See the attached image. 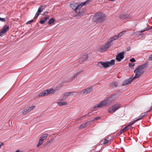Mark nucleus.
<instances>
[{
    "mask_svg": "<svg viewBox=\"0 0 152 152\" xmlns=\"http://www.w3.org/2000/svg\"><path fill=\"white\" fill-rule=\"evenodd\" d=\"M115 99V95H111L107 99L103 100L99 103L95 105L94 107H92L93 111L95 110L96 108H102L104 106H107L112 101H114Z\"/></svg>",
    "mask_w": 152,
    "mask_h": 152,
    "instance_id": "f257e3e1",
    "label": "nucleus"
},
{
    "mask_svg": "<svg viewBox=\"0 0 152 152\" xmlns=\"http://www.w3.org/2000/svg\"><path fill=\"white\" fill-rule=\"evenodd\" d=\"M107 18L106 15L102 12L96 13L93 15L92 20L93 21L97 23H100L104 22Z\"/></svg>",
    "mask_w": 152,
    "mask_h": 152,
    "instance_id": "f03ea898",
    "label": "nucleus"
},
{
    "mask_svg": "<svg viewBox=\"0 0 152 152\" xmlns=\"http://www.w3.org/2000/svg\"><path fill=\"white\" fill-rule=\"evenodd\" d=\"M115 60L113 59L110 61H108L105 63L102 61L99 62L97 63L96 65L97 66H112L115 63Z\"/></svg>",
    "mask_w": 152,
    "mask_h": 152,
    "instance_id": "7ed1b4c3",
    "label": "nucleus"
},
{
    "mask_svg": "<svg viewBox=\"0 0 152 152\" xmlns=\"http://www.w3.org/2000/svg\"><path fill=\"white\" fill-rule=\"evenodd\" d=\"M134 72L135 73V75L133 78L134 79L139 77L143 74L144 72V67H137Z\"/></svg>",
    "mask_w": 152,
    "mask_h": 152,
    "instance_id": "20e7f679",
    "label": "nucleus"
},
{
    "mask_svg": "<svg viewBox=\"0 0 152 152\" xmlns=\"http://www.w3.org/2000/svg\"><path fill=\"white\" fill-rule=\"evenodd\" d=\"M55 93V91L54 89H50L45 90L42 92L39 93L38 96H39L43 97L44 96L47 95L48 94H54Z\"/></svg>",
    "mask_w": 152,
    "mask_h": 152,
    "instance_id": "39448f33",
    "label": "nucleus"
},
{
    "mask_svg": "<svg viewBox=\"0 0 152 152\" xmlns=\"http://www.w3.org/2000/svg\"><path fill=\"white\" fill-rule=\"evenodd\" d=\"M110 45L111 44L110 43V42L107 41L104 45L99 47L98 49V50L101 52L105 51L107 50Z\"/></svg>",
    "mask_w": 152,
    "mask_h": 152,
    "instance_id": "423d86ee",
    "label": "nucleus"
},
{
    "mask_svg": "<svg viewBox=\"0 0 152 152\" xmlns=\"http://www.w3.org/2000/svg\"><path fill=\"white\" fill-rule=\"evenodd\" d=\"M35 107L36 106H35L33 105L31 107H27L26 109L22 110V114L24 115L27 114L31 110L34 109Z\"/></svg>",
    "mask_w": 152,
    "mask_h": 152,
    "instance_id": "0eeeda50",
    "label": "nucleus"
},
{
    "mask_svg": "<svg viewBox=\"0 0 152 152\" xmlns=\"http://www.w3.org/2000/svg\"><path fill=\"white\" fill-rule=\"evenodd\" d=\"M119 104H117L110 107L109 109V113H113L117 110L119 107Z\"/></svg>",
    "mask_w": 152,
    "mask_h": 152,
    "instance_id": "6e6552de",
    "label": "nucleus"
},
{
    "mask_svg": "<svg viewBox=\"0 0 152 152\" xmlns=\"http://www.w3.org/2000/svg\"><path fill=\"white\" fill-rule=\"evenodd\" d=\"M124 52L123 51L121 53H118L116 56V60L118 61H120L124 58Z\"/></svg>",
    "mask_w": 152,
    "mask_h": 152,
    "instance_id": "1a4fd4ad",
    "label": "nucleus"
},
{
    "mask_svg": "<svg viewBox=\"0 0 152 152\" xmlns=\"http://www.w3.org/2000/svg\"><path fill=\"white\" fill-rule=\"evenodd\" d=\"M9 26H6L2 29L1 31L0 32V36H2L3 34L5 33L9 29Z\"/></svg>",
    "mask_w": 152,
    "mask_h": 152,
    "instance_id": "9d476101",
    "label": "nucleus"
},
{
    "mask_svg": "<svg viewBox=\"0 0 152 152\" xmlns=\"http://www.w3.org/2000/svg\"><path fill=\"white\" fill-rule=\"evenodd\" d=\"M92 0H87L86 2L82 3L80 4L77 5V10L81 9L82 7L85 5L86 4H88L89 2L92 1Z\"/></svg>",
    "mask_w": 152,
    "mask_h": 152,
    "instance_id": "9b49d317",
    "label": "nucleus"
},
{
    "mask_svg": "<svg viewBox=\"0 0 152 152\" xmlns=\"http://www.w3.org/2000/svg\"><path fill=\"white\" fill-rule=\"evenodd\" d=\"M88 58V55L87 53H85L84 54H83L81 56V57L80 59V63L85 60H86Z\"/></svg>",
    "mask_w": 152,
    "mask_h": 152,
    "instance_id": "f8f14e48",
    "label": "nucleus"
},
{
    "mask_svg": "<svg viewBox=\"0 0 152 152\" xmlns=\"http://www.w3.org/2000/svg\"><path fill=\"white\" fill-rule=\"evenodd\" d=\"M91 90V88H88L85 90L81 91L80 93V94H86L90 92Z\"/></svg>",
    "mask_w": 152,
    "mask_h": 152,
    "instance_id": "ddd939ff",
    "label": "nucleus"
},
{
    "mask_svg": "<svg viewBox=\"0 0 152 152\" xmlns=\"http://www.w3.org/2000/svg\"><path fill=\"white\" fill-rule=\"evenodd\" d=\"M134 123V122L129 123L127 125V126H126L125 127L123 126L122 129H123L124 131H126L129 129V126L133 124Z\"/></svg>",
    "mask_w": 152,
    "mask_h": 152,
    "instance_id": "4468645a",
    "label": "nucleus"
},
{
    "mask_svg": "<svg viewBox=\"0 0 152 152\" xmlns=\"http://www.w3.org/2000/svg\"><path fill=\"white\" fill-rule=\"evenodd\" d=\"M133 79L131 78L126 80L122 83V85H126L130 83Z\"/></svg>",
    "mask_w": 152,
    "mask_h": 152,
    "instance_id": "2eb2a0df",
    "label": "nucleus"
},
{
    "mask_svg": "<svg viewBox=\"0 0 152 152\" xmlns=\"http://www.w3.org/2000/svg\"><path fill=\"white\" fill-rule=\"evenodd\" d=\"M77 4L76 3H72L70 4V7L74 10L77 12Z\"/></svg>",
    "mask_w": 152,
    "mask_h": 152,
    "instance_id": "dca6fc26",
    "label": "nucleus"
},
{
    "mask_svg": "<svg viewBox=\"0 0 152 152\" xmlns=\"http://www.w3.org/2000/svg\"><path fill=\"white\" fill-rule=\"evenodd\" d=\"M119 38V37H118V35H117L110 38L108 41L109 42H110V43L113 41L116 40Z\"/></svg>",
    "mask_w": 152,
    "mask_h": 152,
    "instance_id": "f3484780",
    "label": "nucleus"
},
{
    "mask_svg": "<svg viewBox=\"0 0 152 152\" xmlns=\"http://www.w3.org/2000/svg\"><path fill=\"white\" fill-rule=\"evenodd\" d=\"M147 113H148V112H146L144 113V114H143V113L141 114L140 116V118L135 120L134 121V122L137 121L142 119V117H144L145 115H146L147 114Z\"/></svg>",
    "mask_w": 152,
    "mask_h": 152,
    "instance_id": "a211bd4d",
    "label": "nucleus"
},
{
    "mask_svg": "<svg viewBox=\"0 0 152 152\" xmlns=\"http://www.w3.org/2000/svg\"><path fill=\"white\" fill-rule=\"evenodd\" d=\"M48 136V134H44L40 137V139L43 141L44 140L46 139Z\"/></svg>",
    "mask_w": 152,
    "mask_h": 152,
    "instance_id": "6ab92c4d",
    "label": "nucleus"
},
{
    "mask_svg": "<svg viewBox=\"0 0 152 152\" xmlns=\"http://www.w3.org/2000/svg\"><path fill=\"white\" fill-rule=\"evenodd\" d=\"M69 96H70V92H65L64 93V96L62 97V99H64L67 98Z\"/></svg>",
    "mask_w": 152,
    "mask_h": 152,
    "instance_id": "aec40b11",
    "label": "nucleus"
},
{
    "mask_svg": "<svg viewBox=\"0 0 152 152\" xmlns=\"http://www.w3.org/2000/svg\"><path fill=\"white\" fill-rule=\"evenodd\" d=\"M44 9V7L43 6H40L39 7L37 12L39 13L42 12L43 11Z\"/></svg>",
    "mask_w": 152,
    "mask_h": 152,
    "instance_id": "412c9836",
    "label": "nucleus"
},
{
    "mask_svg": "<svg viewBox=\"0 0 152 152\" xmlns=\"http://www.w3.org/2000/svg\"><path fill=\"white\" fill-rule=\"evenodd\" d=\"M118 85V83L116 82H114L112 83H111L110 84V86H111L112 88H114L115 87H117Z\"/></svg>",
    "mask_w": 152,
    "mask_h": 152,
    "instance_id": "4be33fe9",
    "label": "nucleus"
},
{
    "mask_svg": "<svg viewBox=\"0 0 152 152\" xmlns=\"http://www.w3.org/2000/svg\"><path fill=\"white\" fill-rule=\"evenodd\" d=\"M57 104L60 106L67 105V103L66 102H58Z\"/></svg>",
    "mask_w": 152,
    "mask_h": 152,
    "instance_id": "5701e85b",
    "label": "nucleus"
},
{
    "mask_svg": "<svg viewBox=\"0 0 152 152\" xmlns=\"http://www.w3.org/2000/svg\"><path fill=\"white\" fill-rule=\"evenodd\" d=\"M88 123V122H86L82 124L79 126V128H83L87 126Z\"/></svg>",
    "mask_w": 152,
    "mask_h": 152,
    "instance_id": "b1692460",
    "label": "nucleus"
},
{
    "mask_svg": "<svg viewBox=\"0 0 152 152\" xmlns=\"http://www.w3.org/2000/svg\"><path fill=\"white\" fill-rule=\"evenodd\" d=\"M43 142V141L42 140H41L39 139L38 144L37 145V147H39L41 145Z\"/></svg>",
    "mask_w": 152,
    "mask_h": 152,
    "instance_id": "393cba45",
    "label": "nucleus"
},
{
    "mask_svg": "<svg viewBox=\"0 0 152 152\" xmlns=\"http://www.w3.org/2000/svg\"><path fill=\"white\" fill-rule=\"evenodd\" d=\"M120 18L123 19H124L126 18L127 17V15L125 14L121 15H120Z\"/></svg>",
    "mask_w": 152,
    "mask_h": 152,
    "instance_id": "a878e982",
    "label": "nucleus"
},
{
    "mask_svg": "<svg viewBox=\"0 0 152 152\" xmlns=\"http://www.w3.org/2000/svg\"><path fill=\"white\" fill-rule=\"evenodd\" d=\"M126 31H124L120 32L118 35V37H120L122 36L123 34H124L126 33Z\"/></svg>",
    "mask_w": 152,
    "mask_h": 152,
    "instance_id": "bb28decb",
    "label": "nucleus"
},
{
    "mask_svg": "<svg viewBox=\"0 0 152 152\" xmlns=\"http://www.w3.org/2000/svg\"><path fill=\"white\" fill-rule=\"evenodd\" d=\"M77 93L75 92H70V96H75L77 95Z\"/></svg>",
    "mask_w": 152,
    "mask_h": 152,
    "instance_id": "cd10ccee",
    "label": "nucleus"
},
{
    "mask_svg": "<svg viewBox=\"0 0 152 152\" xmlns=\"http://www.w3.org/2000/svg\"><path fill=\"white\" fill-rule=\"evenodd\" d=\"M55 21V20L53 18H52L50 19L49 20V22H48V23L49 24H50L52 23H53Z\"/></svg>",
    "mask_w": 152,
    "mask_h": 152,
    "instance_id": "c85d7f7f",
    "label": "nucleus"
},
{
    "mask_svg": "<svg viewBox=\"0 0 152 152\" xmlns=\"http://www.w3.org/2000/svg\"><path fill=\"white\" fill-rule=\"evenodd\" d=\"M147 26H146L144 30H141L140 31H139V33H143L146 31L150 29L149 28H147Z\"/></svg>",
    "mask_w": 152,
    "mask_h": 152,
    "instance_id": "c756f323",
    "label": "nucleus"
},
{
    "mask_svg": "<svg viewBox=\"0 0 152 152\" xmlns=\"http://www.w3.org/2000/svg\"><path fill=\"white\" fill-rule=\"evenodd\" d=\"M102 142H103V144L104 145H106L107 144L108 142V140L106 139H104L102 141Z\"/></svg>",
    "mask_w": 152,
    "mask_h": 152,
    "instance_id": "7c9ffc66",
    "label": "nucleus"
},
{
    "mask_svg": "<svg viewBox=\"0 0 152 152\" xmlns=\"http://www.w3.org/2000/svg\"><path fill=\"white\" fill-rule=\"evenodd\" d=\"M39 13H37V12L36 13V15L35 16V17H34V18L35 19H36L38 17V16H39Z\"/></svg>",
    "mask_w": 152,
    "mask_h": 152,
    "instance_id": "2f4dec72",
    "label": "nucleus"
},
{
    "mask_svg": "<svg viewBox=\"0 0 152 152\" xmlns=\"http://www.w3.org/2000/svg\"><path fill=\"white\" fill-rule=\"evenodd\" d=\"M135 59L134 58H133L131 59H130V61L131 62H135Z\"/></svg>",
    "mask_w": 152,
    "mask_h": 152,
    "instance_id": "473e14b6",
    "label": "nucleus"
},
{
    "mask_svg": "<svg viewBox=\"0 0 152 152\" xmlns=\"http://www.w3.org/2000/svg\"><path fill=\"white\" fill-rule=\"evenodd\" d=\"M5 19V18H0V20L2 22H4Z\"/></svg>",
    "mask_w": 152,
    "mask_h": 152,
    "instance_id": "72a5a7b5",
    "label": "nucleus"
},
{
    "mask_svg": "<svg viewBox=\"0 0 152 152\" xmlns=\"http://www.w3.org/2000/svg\"><path fill=\"white\" fill-rule=\"evenodd\" d=\"M129 65L130 66H134V63H129Z\"/></svg>",
    "mask_w": 152,
    "mask_h": 152,
    "instance_id": "f704fd0d",
    "label": "nucleus"
},
{
    "mask_svg": "<svg viewBox=\"0 0 152 152\" xmlns=\"http://www.w3.org/2000/svg\"><path fill=\"white\" fill-rule=\"evenodd\" d=\"M100 118H101L100 117H95L94 118V120H97Z\"/></svg>",
    "mask_w": 152,
    "mask_h": 152,
    "instance_id": "c9c22d12",
    "label": "nucleus"
},
{
    "mask_svg": "<svg viewBox=\"0 0 152 152\" xmlns=\"http://www.w3.org/2000/svg\"><path fill=\"white\" fill-rule=\"evenodd\" d=\"M45 22V21L44 20H41L40 21H39V23L41 24H43V23H44Z\"/></svg>",
    "mask_w": 152,
    "mask_h": 152,
    "instance_id": "e433bc0d",
    "label": "nucleus"
},
{
    "mask_svg": "<svg viewBox=\"0 0 152 152\" xmlns=\"http://www.w3.org/2000/svg\"><path fill=\"white\" fill-rule=\"evenodd\" d=\"M49 18V17H46L45 18H44V19L43 20L45 22V21L46 20H47Z\"/></svg>",
    "mask_w": 152,
    "mask_h": 152,
    "instance_id": "4c0bfd02",
    "label": "nucleus"
},
{
    "mask_svg": "<svg viewBox=\"0 0 152 152\" xmlns=\"http://www.w3.org/2000/svg\"><path fill=\"white\" fill-rule=\"evenodd\" d=\"M149 59L150 60H152V55H151L149 56Z\"/></svg>",
    "mask_w": 152,
    "mask_h": 152,
    "instance_id": "58836bf2",
    "label": "nucleus"
},
{
    "mask_svg": "<svg viewBox=\"0 0 152 152\" xmlns=\"http://www.w3.org/2000/svg\"><path fill=\"white\" fill-rule=\"evenodd\" d=\"M124 131L123 129H122L120 131V134H122L123 132H124Z\"/></svg>",
    "mask_w": 152,
    "mask_h": 152,
    "instance_id": "ea45409f",
    "label": "nucleus"
},
{
    "mask_svg": "<svg viewBox=\"0 0 152 152\" xmlns=\"http://www.w3.org/2000/svg\"><path fill=\"white\" fill-rule=\"evenodd\" d=\"M33 20H31L30 21H28V22H27V23L28 24H30L32 22H33Z\"/></svg>",
    "mask_w": 152,
    "mask_h": 152,
    "instance_id": "a19ab883",
    "label": "nucleus"
},
{
    "mask_svg": "<svg viewBox=\"0 0 152 152\" xmlns=\"http://www.w3.org/2000/svg\"><path fill=\"white\" fill-rule=\"evenodd\" d=\"M76 77V75H74L72 78L71 80H73Z\"/></svg>",
    "mask_w": 152,
    "mask_h": 152,
    "instance_id": "79ce46f5",
    "label": "nucleus"
},
{
    "mask_svg": "<svg viewBox=\"0 0 152 152\" xmlns=\"http://www.w3.org/2000/svg\"><path fill=\"white\" fill-rule=\"evenodd\" d=\"M152 110V106H151L150 108V110H149L147 112H150L151 110Z\"/></svg>",
    "mask_w": 152,
    "mask_h": 152,
    "instance_id": "37998d69",
    "label": "nucleus"
},
{
    "mask_svg": "<svg viewBox=\"0 0 152 152\" xmlns=\"http://www.w3.org/2000/svg\"><path fill=\"white\" fill-rule=\"evenodd\" d=\"M51 141L50 140H49L48 141H47V142L48 143H51Z\"/></svg>",
    "mask_w": 152,
    "mask_h": 152,
    "instance_id": "c03bdc74",
    "label": "nucleus"
},
{
    "mask_svg": "<svg viewBox=\"0 0 152 152\" xmlns=\"http://www.w3.org/2000/svg\"><path fill=\"white\" fill-rule=\"evenodd\" d=\"M15 152H21V151H19V150H17L16 151H15Z\"/></svg>",
    "mask_w": 152,
    "mask_h": 152,
    "instance_id": "a18cd8bd",
    "label": "nucleus"
},
{
    "mask_svg": "<svg viewBox=\"0 0 152 152\" xmlns=\"http://www.w3.org/2000/svg\"><path fill=\"white\" fill-rule=\"evenodd\" d=\"M2 145V144H0V148H1V146Z\"/></svg>",
    "mask_w": 152,
    "mask_h": 152,
    "instance_id": "49530a36",
    "label": "nucleus"
},
{
    "mask_svg": "<svg viewBox=\"0 0 152 152\" xmlns=\"http://www.w3.org/2000/svg\"><path fill=\"white\" fill-rule=\"evenodd\" d=\"M142 35V36H143L144 35V34H140V35Z\"/></svg>",
    "mask_w": 152,
    "mask_h": 152,
    "instance_id": "de8ad7c7",
    "label": "nucleus"
},
{
    "mask_svg": "<svg viewBox=\"0 0 152 152\" xmlns=\"http://www.w3.org/2000/svg\"><path fill=\"white\" fill-rule=\"evenodd\" d=\"M140 66V67H141V66H142V65H141V66Z\"/></svg>",
    "mask_w": 152,
    "mask_h": 152,
    "instance_id": "09e8293b",
    "label": "nucleus"
},
{
    "mask_svg": "<svg viewBox=\"0 0 152 152\" xmlns=\"http://www.w3.org/2000/svg\"><path fill=\"white\" fill-rule=\"evenodd\" d=\"M90 114V113H88V114Z\"/></svg>",
    "mask_w": 152,
    "mask_h": 152,
    "instance_id": "8fccbe9b",
    "label": "nucleus"
}]
</instances>
